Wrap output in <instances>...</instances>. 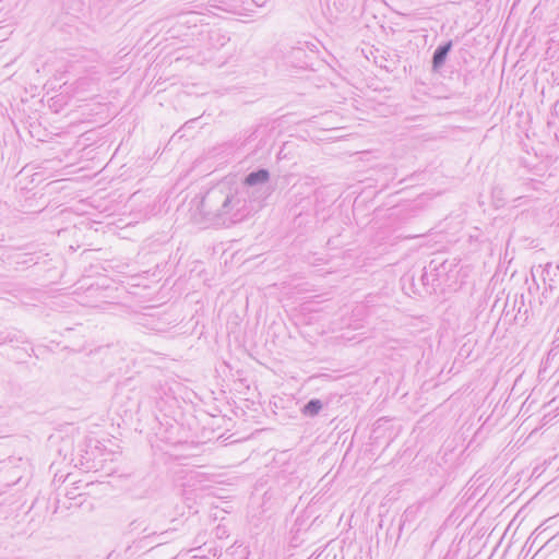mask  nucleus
<instances>
[{
    "label": "nucleus",
    "instance_id": "f257e3e1",
    "mask_svg": "<svg viewBox=\"0 0 559 559\" xmlns=\"http://www.w3.org/2000/svg\"><path fill=\"white\" fill-rule=\"evenodd\" d=\"M248 197V191L228 181H221L206 190L198 209L206 222L229 227L245 221L254 211Z\"/></svg>",
    "mask_w": 559,
    "mask_h": 559
},
{
    "label": "nucleus",
    "instance_id": "f03ea898",
    "mask_svg": "<svg viewBox=\"0 0 559 559\" xmlns=\"http://www.w3.org/2000/svg\"><path fill=\"white\" fill-rule=\"evenodd\" d=\"M274 128L267 121H261L246 130L243 138L239 139V147H248L251 155L269 154L272 147Z\"/></svg>",
    "mask_w": 559,
    "mask_h": 559
},
{
    "label": "nucleus",
    "instance_id": "7ed1b4c3",
    "mask_svg": "<svg viewBox=\"0 0 559 559\" xmlns=\"http://www.w3.org/2000/svg\"><path fill=\"white\" fill-rule=\"evenodd\" d=\"M239 189L248 191V201L251 202V205L258 203L259 206H261V203L274 191V188L270 183V171L265 168L250 171L245 176Z\"/></svg>",
    "mask_w": 559,
    "mask_h": 559
},
{
    "label": "nucleus",
    "instance_id": "20e7f679",
    "mask_svg": "<svg viewBox=\"0 0 559 559\" xmlns=\"http://www.w3.org/2000/svg\"><path fill=\"white\" fill-rule=\"evenodd\" d=\"M402 290L409 297H420L432 295L435 292L433 282H401Z\"/></svg>",
    "mask_w": 559,
    "mask_h": 559
},
{
    "label": "nucleus",
    "instance_id": "39448f33",
    "mask_svg": "<svg viewBox=\"0 0 559 559\" xmlns=\"http://www.w3.org/2000/svg\"><path fill=\"white\" fill-rule=\"evenodd\" d=\"M313 53V51L308 53L302 47H294L286 56V61L294 68L307 69L310 67V60L312 59Z\"/></svg>",
    "mask_w": 559,
    "mask_h": 559
},
{
    "label": "nucleus",
    "instance_id": "423d86ee",
    "mask_svg": "<svg viewBox=\"0 0 559 559\" xmlns=\"http://www.w3.org/2000/svg\"><path fill=\"white\" fill-rule=\"evenodd\" d=\"M451 49V40H448L436 48L431 59L432 71L437 72L443 67Z\"/></svg>",
    "mask_w": 559,
    "mask_h": 559
},
{
    "label": "nucleus",
    "instance_id": "0eeeda50",
    "mask_svg": "<svg viewBox=\"0 0 559 559\" xmlns=\"http://www.w3.org/2000/svg\"><path fill=\"white\" fill-rule=\"evenodd\" d=\"M25 334L17 330H9L0 333V346L10 344L12 346L27 343Z\"/></svg>",
    "mask_w": 559,
    "mask_h": 559
},
{
    "label": "nucleus",
    "instance_id": "6e6552de",
    "mask_svg": "<svg viewBox=\"0 0 559 559\" xmlns=\"http://www.w3.org/2000/svg\"><path fill=\"white\" fill-rule=\"evenodd\" d=\"M148 552L152 556L162 555L163 559H175L176 558V549H173L166 543H158L156 546L151 547Z\"/></svg>",
    "mask_w": 559,
    "mask_h": 559
},
{
    "label": "nucleus",
    "instance_id": "1a4fd4ad",
    "mask_svg": "<svg viewBox=\"0 0 559 559\" xmlns=\"http://www.w3.org/2000/svg\"><path fill=\"white\" fill-rule=\"evenodd\" d=\"M322 407H323V404L320 400L312 399L304 405V407L301 408V413L305 416L314 417L320 413Z\"/></svg>",
    "mask_w": 559,
    "mask_h": 559
},
{
    "label": "nucleus",
    "instance_id": "9d476101",
    "mask_svg": "<svg viewBox=\"0 0 559 559\" xmlns=\"http://www.w3.org/2000/svg\"><path fill=\"white\" fill-rule=\"evenodd\" d=\"M333 5L338 12L345 11L349 7V0H334Z\"/></svg>",
    "mask_w": 559,
    "mask_h": 559
},
{
    "label": "nucleus",
    "instance_id": "9b49d317",
    "mask_svg": "<svg viewBox=\"0 0 559 559\" xmlns=\"http://www.w3.org/2000/svg\"><path fill=\"white\" fill-rule=\"evenodd\" d=\"M558 270H559L558 265L554 266L551 263H548V264H546L543 272H545L547 276H557L556 271H558Z\"/></svg>",
    "mask_w": 559,
    "mask_h": 559
},
{
    "label": "nucleus",
    "instance_id": "f8f14e48",
    "mask_svg": "<svg viewBox=\"0 0 559 559\" xmlns=\"http://www.w3.org/2000/svg\"><path fill=\"white\" fill-rule=\"evenodd\" d=\"M267 0H251V2L257 7H263L265 5Z\"/></svg>",
    "mask_w": 559,
    "mask_h": 559
},
{
    "label": "nucleus",
    "instance_id": "ddd939ff",
    "mask_svg": "<svg viewBox=\"0 0 559 559\" xmlns=\"http://www.w3.org/2000/svg\"><path fill=\"white\" fill-rule=\"evenodd\" d=\"M193 13H194V12H182V13H180L179 15H180L181 17H185V16L191 15V14H193Z\"/></svg>",
    "mask_w": 559,
    "mask_h": 559
},
{
    "label": "nucleus",
    "instance_id": "4468645a",
    "mask_svg": "<svg viewBox=\"0 0 559 559\" xmlns=\"http://www.w3.org/2000/svg\"><path fill=\"white\" fill-rule=\"evenodd\" d=\"M158 270H159V266H158V264H157V265L155 266V271H154L153 273H151V275H152V276H156V275H157L156 271H158Z\"/></svg>",
    "mask_w": 559,
    "mask_h": 559
},
{
    "label": "nucleus",
    "instance_id": "2eb2a0df",
    "mask_svg": "<svg viewBox=\"0 0 559 559\" xmlns=\"http://www.w3.org/2000/svg\"><path fill=\"white\" fill-rule=\"evenodd\" d=\"M532 277H533V280H535V273H534L533 269H532Z\"/></svg>",
    "mask_w": 559,
    "mask_h": 559
},
{
    "label": "nucleus",
    "instance_id": "dca6fc26",
    "mask_svg": "<svg viewBox=\"0 0 559 559\" xmlns=\"http://www.w3.org/2000/svg\"><path fill=\"white\" fill-rule=\"evenodd\" d=\"M425 277H426V273H424V274L421 275V278H420V280H425Z\"/></svg>",
    "mask_w": 559,
    "mask_h": 559
},
{
    "label": "nucleus",
    "instance_id": "f3484780",
    "mask_svg": "<svg viewBox=\"0 0 559 559\" xmlns=\"http://www.w3.org/2000/svg\"><path fill=\"white\" fill-rule=\"evenodd\" d=\"M150 536H151V535L144 536L142 540L147 539Z\"/></svg>",
    "mask_w": 559,
    "mask_h": 559
},
{
    "label": "nucleus",
    "instance_id": "a211bd4d",
    "mask_svg": "<svg viewBox=\"0 0 559 559\" xmlns=\"http://www.w3.org/2000/svg\"><path fill=\"white\" fill-rule=\"evenodd\" d=\"M497 276V273L490 277V281H493V278Z\"/></svg>",
    "mask_w": 559,
    "mask_h": 559
}]
</instances>
